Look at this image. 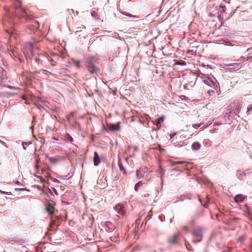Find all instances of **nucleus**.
Listing matches in <instances>:
<instances>
[{"instance_id":"f257e3e1","label":"nucleus","mask_w":252,"mask_h":252,"mask_svg":"<svg viewBox=\"0 0 252 252\" xmlns=\"http://www.w3.org/2000/svg\"><path fill=\"white\" fill-rule=\"evenodd\" d=\"M15 6V15L18 18L21 19V21L24 22L23 19L30 18L28 16V11L21 6V0H14Z\"/></svg>"},{"instance_id":"f03ea898","label":"nucleus","mask_w":252,"mask_h":252,"mask_svg":"<svg viewBox=\"0 0 252 252\" xmlns=\"http://www.w3.org/2000/svg\"><path fill=\"white\" fill-rule=\"evenodd\" d=\"M248 60V58H244L243 60L238 59V60H234V63L224 64L223 68L232 71H236L239 70L242 67V63Z\"/></svg>"},{"instance_id":"7ed1b4c3","label":"nucleus","mask_w":252,"mask_h":252,"mask_svg":"<svg viewBox=\"0 0 252 252\" xmlns=\"http://www.w3.org/2000/svg\"><path fill=\"white\" fill-rule=\"evenodd\" d=\"M203 81L204 84L214 89H217L218 88V83L214 77L211 78L206 77L203 79Z\"/></svg>"},{"instance_id":"20e7f679","label":"nucleus","mask_w":252,"mask_h":252,"mask_svg":"<svg viewBox=\"0 0 252 252\" xmlns=\"http://www.w3.org/2000/svg\"><path fill=\"white\" fill-rule=\"evenodd\" d=\"M46 157L49 159L50 162L53 164L60 163L67 158L66 156H57L53 157H51L46 155Z\"/></svg>"},{"instance_id":"39448f33","label":"nucleus","mask_w":252,"mask_h":252,"mask_svg":"<svg viewBox=\"0 0 252 252\" xmlns=\"http://www.w3.org/2000/svg\"><path fill=\"white\" fill-rule=\"evenodd\" d=\"M192 233L193 236L194 237H197V238L198 237H200V238L199 239H197V240L193 239V243H196L201 241V238L202 237V231H201V229L194 230L192 231Z\"/></svg>"},{"instance_id":"423d86ee","label":"nucleus","mask_w":252,"mask_h":252,"mask_svg":"<svg viewBox=\"0 0 252 252\" xmlns=\"http://www.w3.org/2000/svg\"><path fill=\"white\" fill-rule=\"evenodd\" d=\"M52 151L53 152H61L63 151V148L61 143L53 142L51 147Z\"/></svg>"},{"instance_id":"0eeeda50","label":"nucleus","mask_w":252,"mask_h":252,"mask_svg":"<svg viewBox=\"0 0 252 252\" xmlns=\"http://www.w3.org/2000/svg\"><path fill=\"white\" fill-rule=\"evenodd\" d=\"M222 41L224 42V44L226 46H229L233 47V51L234 52H236L238 51V49L239 48V46L238 45L236 44H232L231 43L230 41L228 39H222Z\"/></svg>"},{"instance_id":"6e6552de","label":"nucleus","mask_w":252,"mask_h":252,"mask_svg":"<svg viewBox=\"0 0 252 252\" xmlns=\"http://www.w3.org/2000/svg\"><path fill=\"white\" fill-rule=\"evenodd\" d=\"M114 209L120 216H122L124 215V207L122 205L120 204H117L115 206Z\"/></svg>"},{"instance_id":"1a4fd4ad","label":"nucleus","mask_w":252,"mask_h":252,"mask_svg":"<svg viewBox=\"0 0 252 252\" xmlns=\"http://www.w3.org/2000/svg\"><path fill=\"white\" fill-rule=\"evenodd\" d=\"M88 69L89 71L92 73L96 72L98 71V68L96 66L93 62L90 61V64H88Z\"/></svg>"},{"instance_id":"9d476101","label":"nucleus","mask_w":252,"mask_h":252,"mask_svg":"<svg viewBox=\"0 0 252 252\" xmlns=\"http://www.w3.org/2000/svg\"><path fill=\"white\" fill-rule=\"evenodd\" d=\"M94 166H97L100 163V159L99 156L96 152H94Z\"/></svg>"},{"instance_id":"9b49d317","label":"nucleus","mask_w":252,"mask_h":252,"mask_svg":"<svg viewBox=\"0 0 252 252\" xmlns=\"http://www.w3.org/2000/svg\"><path fill=\"white\" fill-rule=\"evenodd\" d=\"M46 210L50 215H53L54 214V207L53 204L49 203L47 206L46 207Z\"/></svg>"},{"instance_id":"f8f14e48","label":"nucleus","mask_w":252,"mask_h":252,"mask_svg":"<svg viewBox=\"0 0 252 252\" xmlns=\"http://www.w3.org/2000/svg\"><path fill=\"white\" fill-rule=\"evenodd\" d=\"M119 125H120L119 123H117L116 124H111L109 125V128L111 130L117 131V130H119L120 128Z\"/></svg>"},{"instance_id":"ddd939ff","label":"nucleus","mask_w":252,"mask_h":252,"mask_svg":"<svg viewBox=\"0 0 252 252\" xmlns=\"http://www.w3.org/2000/svg\"><path fill=\"white\" fill-rule=\"evenodd\" d=\"M64 141L65 142L72 143L73 139L70 134L65 133L64 135Z\"/></svg>"},{"instance_id":"4468645a","label":"nucleus","mask_w":252,"mask_h":252,"mask_svg":"<svg viewBox=\"0 0 252 252\" xmlns=\"http://www.w3.org/2000/svg\"><path fill=\"white\" fill-rule=\"evenodd\" d=\"M234 200L236 202H241L244 200V197L242 194H237L235 196Z\"/></svg>"},{"instance_id":"2eb2a0df","label":"nucleus","mask_w":252,"mask_h":252,"mask_svg":"<svg viewBox=\"0 0 252 252\" xmlns=\"http://www.w3.org/2000/svg\"><path fill=\"white\" fill-rule=\"evenodd\" d=\"M164 120V116H162L160 117L159 118H158L155 122V125H156L158 127L159 124L161 122H163Z\"/></svg>"},{"instance_id":"dca6fc26","label":"nucleus","mask_w":252,"mask_h":252,"mask_svg":"<svg viewBox=\"0 0 252 252\" xmlns=\"http://www.w3.org/2000/svg\"><path fill=\"white\" fill-rule=\"evenodd\" d=\"M200 148V144L198 142H194L191 145L193 150H198Z\"/></svg>"},{"instance_id":"f3484780","label":"nucleus","mask_w":252,"mask_h":252,"mask_svg":"<svg viewBox=\"0 0 252 252\" xmlns=\"http://www.w3.org/2000/svg\"><path fill=\"white\" fill-rule=\"evenodd\" d=\"M144 172L141 170H137L136 171V176L138 179H140L141 178L143 177Z\"/></svg>"},{"instance_id":"a211bd4d","label":"nucleus","mask_w":252,"mask_h":252,"mask_svg":"<svg viewBox=\"0 0 252 252\" xmlns=\"http://www.w3.org/2000/svg\"><path fill=\"white\" fill-rule=\"evenodd\" d=\"M178 236L177 235H174L173 236L172 238L169 239V242L170 244H174L177 242Z\"/></svg>"},{"instance_id":"6ab92c4d","label":"nucleus","mask_w":252,"mask_h":252,"mask_svg":"<svg viewBox=\"0 0 252 252\" xmlns=\"http://www.w3.org/2000/svg\"><path fill=\"white\" fill-rule=\"evenodd\" d=\"M72 63L74 64V65L77 67H79L80 66V62L78 61H76L74 59H71Z\"/></svg>"},{"instance_id":"aec40b11","label":"nucleus","mask_w":252,"mask_h":252,"mask_svg":"<svg viewBox=\"0 0 252 252\" xmlns=\"http://www.w3.org/2000/svg\"><path fill=\"white\" fill-rule=\"evenodd\" d=\"M142 182L140 181L138 182L136 184L134 187V189L136 191H137L139 188L142 185Z\"/></svg>"},{"instance_id":"412c9836","label":"nucleus","mask_w":252,"mask_h":252,"mask_svg":"<svg viewBox=\"0 0 252 252\" xmlns=\"http://www.w3.org/2000/svg\"><path fill=\"white\" fill-rule=\"evenodd\" d=\"M26 47L29 49L30 50H32L33 48V44L31 42L28 43L26 45Z\"/></svg>"},{"instance_id":"4be33fe9","label":"nucleus","mask_w":252,"mask_h":252,"mask_svg":"<svg viewBox=\"0 0 252 252\" xmlns=\"http://www.w3.org/2000/svg\"><path fill=\"white\" fill-rule=\"evenodd\" d=\"M184 162V161H174V162H173L171 164L172 166H175L176 165H177V164H183V163Z\"/></svg>"},{"instance_id":"5701e85b","label":"nucleus","mask_w":252,"mask_h":252,"mask_svg":"<svg viewBox=\"0 0 252 252\" xmlns=\"http://www.w3.org/2000/svg\"><path fill=\"white\" fill-rule=\"evenodd\" d=\"M4 87H6L8 89H12V90H17L18 89V88H17L14 86H12L10 85H4Z\"/></svg>"},{"instance_id":"b1692460","label":"nucleus","mask_w":252,"mask_h":252,"mask_svg":"<svg viewBox=\"0 0 252 252\" xmlns=\"http://www.w3.org/2000/svg\"><path fill=\"white\" fill-rule=\"evenodd\" d=\"M49 191L51 192H54L57 195L58 194V192L56 189L54 187H52L51 189H49Z\"/></svg>"},{"instance_id":"393cba45","label":"nucleus","mask_w":252,"mask_h":252,"mask_svg":"<svg viewBox=\"0 0 252 252\" xmlns=\"http://www.w3.org/2000/svg\"><path fill=\"white\" fill-rule=\"evenodd\" d=\"M71 177V176H69V174L65 176H63L61 177V179L63 180H67L69 179Z\"/></svg>"},{"instance_id":"a878e982","label":"nucleus","mask_w":252,"mask_h":252,"mask_svg":"<svg viewBox=\"0 0 252 252\" xmlns=\"http://www.w3.org/2000/svg\"><path fill=\"white\" fill-rule=\"evenodd\" d=\"M197 75L200 76L202 79H204L206 77L205 74L202 73L200 71L197 72Z\"/></svg>"},{"instance_id":"bb28decb","label":"nucleus","mask_w":252,"mask_h":252,"mask_svg":"<svg viewBox=\"0 0 252 252\" xmlns=\"http://www.w3.org/2000/svg\"><path fill=\"white\" fill-rule=\"evenodd\" d=\"M202 125L201 124H194L192 125V127H194L195 129L198 128L199 126H200Z\"/></svg>"},{"instance_id":"cd10ccee","label":"nucleus","mask_w":252,"mask_h":252,"mask_svg":"<svg viewBox=\"0 0 252 252\" xmlns=\"http://www.w3.org/2000/svg\"><path fill=\"white\" fill-rule=\"evenodd\" d=\"M247 210L249 215H252V209L248 207Z\"/></svg>"},{"instance_id":"c85d7f7f","label":"nucleus","mask_w":252,"mask_h":252,"mask_svg":"<svg viewBox=\"0 0 252 252\" xmlns=\"http://www.w3.org/2000/svg\"><path fill=\"white\" fill-rule=\"evenodd\" d=\"M29 143H30V142H22V144L23 149L24 150L26 149V147L25 146V145H29Z\"/></svg>"},{"instance_id":"c756f323","label":"nucleus","mask_w":252,"mask_h":252,"mask_svg":"<svg viewBox=\"0 0 252 252\" xmlns=\"http://www.w3.org/2000/svg\"><path fill=\"white\" fill-rule=\"evenodd\" d=\"M94 59V57H90L88 60H87V63L88 64H90V61H91V62H93V60Z\"/></svg>"},{"instance_id":"7c9ffc66","label":"nucleus","mask_w":252,"mask_h":252,"mask_svg":"<svg viewBox=\"0 0 252 252\" xmlns=\"http://www.w3.org/2000/svg\"><path fill=\"white\" fill-rule=\"evenodd\" d=\"M180 65H185V62L183 61H180L176 63Z\"/></svg>"},{"instance_id":"2f4dec72","label":"nucleus","mask_w":252,"mask_h":252,"mask_svg":"<svg viewBox=\"0 0 252 252\" xmlns=\"http://www.w3.org/2000/svg\"><path fill=\"white\" fill-rule=\"evenodd\" d=\"M111 224V223L110 222H109V221H107L106 222V226L109 229H110L111 228H110V225Z\"/></svg>"},{"instance_id":"473e14b6","label":"nucleus","mask_w":252,"mask_h":252,"mask_svg":"<svg viewBox=\"0 0 252 252\" xmlns=\"http://www.w3.org/2000/svg\"><path fill=\"white\" fill-rule=\"evenodd\" d=\"M208 93L209 95H212L215 94V92L213 90H209L208 91Z\"/></svg>"},{"instance_id":"72a5a7b5","label":"nucleus","mask_w":252,"mask_h":252,"mask_svg":"<svg viewBox=\"0 0 252 252\" xmlns=\"http://www.w3.org/2000/svg\"><path fill=\"white\" fill-rule=\"evenodd\" d=\"M0 143L6 148H8V146H7L6 144L4 141L0 140Z\"/></svg>"},{"instance_id":"f704fd0d","label":"nucleus","mask_w":252,"mask_h":252,"mask_svg":"<svg viewBox=\"0 0 252 252\" xmlns=\"http://www.w3.org/2000/svg\"><path fill=\"white\" fill-rule=\"evenodd\" d=\"M252 111V105L250 107L248 108L247 113L249 112Z\"/></svg>"},{"instance_id":"c9c22d12","label":"nucleus","mask_w":252,"mask_h":252,"mask_svg":"<svg viewBox=\"0 0 252 252\" xmlns=\"http://www.w3.org/2000/svg\"><path fill=\"white\" fill-rule=\"evenodd\" d=\"M183 229L184 230H185V231H187V232H188V231H189V229H188V227H187V226H184L183 227Z\"/></svg>"},{"instance_id":"e433bc0d","label":"nucleus","mask_w":252,"mask_h":252,"mask_svg":"<svg viewBox=\"0 0 252 252\" xmlns=\"http://www.w3.org/2000/svg\"><path fill=\"white\" fill-rule=\"evenodd\" d=\"M175 134H176L175 133L170 134V138L171 139L175 135Z\"/></svg>"},{"instance_id":"4c0bfd02","label":"nucleus","mask_w":252,"mask_h":252,"mask_svg":"<svg viewBox=\"0 0 252 252\" xmlns=\"http://www.w3.org/2000/svg\"><path fill=\"white\" fill-rule=\"evenodd\" d=\"M8 94L10 95H11V96H13V95H16L17 94L16 93H9Z\"/></svg>"},{"instance_id":"58836bf2","label":"nucleus","mask_w":252,"mask_h":252,"mask_svg":"<svg viewBox=\"0 0 252 252\" xmlns=\"http://www.w3.org/2000/svg\"><path fill=\"white\" fill-rule=\"evenodd\" d=\"M243 240H244V238L242 237L239 238V241H240L241 242H242L243 241Z\"/></svg>"},{"instance_id":"ea45409f","label":"nucleus","mask_w":252,"mask_h":252,"mask_svg":"<svg viewBox=\"0 0 252 252\" xmlns=\"http://www.w3.org/2000/svg\"><path fill=\"white\" fill-rule=\"evenodd\" d=\"M52 139L55 140H58V139L57 138L55 137H52Z\"/></svg>"},{"instance_id":"a19ab883","label":"nucleus","mask_w":252,"mask_h":252,"mask_svg":"<svg viewBox=\"0 0 252 252\" xmlns=\"http://www.w3.org/2000/svg\"><path fill=\"white\" fill-rule=\"evenodd\" d=\"M94 12H92L91 13V15H92V16H94Z\"/></svg>"},{"instance_id":"79ce46f5","label":"nucleus","mask_w":252,"mask_h":252,"mask_svg":"<svg viewBox=\"0 0 252 252\" xmlns=\"http://www.w3.org/2000/svg\"><path fill=\"white\" fill-rule=\"evenodd\" d=\"M43 193L44 194H45L46 196H48V194L46 193H45L44 191H43Z\"/></svg>"},{"instance_id":"37998d69","label":"nucleus","mask_w":252,"mask_h":252,"mask_svg":"<svg viewBox=\"0 0 252 252\" xmlns=\"http://www.w3.org/2000/svg\"><path fill=\"white\" fill-rule=\"evenodd\" d=\"M181 99H183V97H185V96H184V95H182V96H181Z\"/></svg>"},{"instance_id":"c03bdc74","label":"nucleus","mask_w":252,"mask_h":252,"mask_svg":"<svg viewBox=\"0 0 252 252\" xmlns=\"http://www.w3.org/2000/svg\"><path fill=\"white\" fill-rule=\"evenodd\" d=\"M181 99H183V97H185V96H184V95H182V96H181Z\"/></svg>"},{"instance_id":"a18cd8bd","label":"nucleus","mask_w":252,"mask_h":252,"mask_svg":"<svg viewBox=\"0 0 252 252\" xmlns=\"http://www.w3.org/2000/svg\"><path fill=\"white\" fill-rule=\"evenodd\" d=\"M148 118H150V116H147V118H146V119H148Z\"/></svg>"},{"instance_id":"49530a36","label":"nucleus","mask_w":252,"mask_h":252,"mask_svg":"<svg viewBox=\"0 0 252 252\" xmlns=\"http://www.w3.org/2000/svg\"><path fill=\"white\" fill-rule=\"evenodd\" d=\"M17 184H20V182H18V181H17Z\"/></svg>"},{"instance_id":"de8ad7c7","label":"nucleus","mask_w":252,"mask_h":252,"mask_svg":"<svg viewBox=\"0 0 252 252\" xmlns=\"http://www.w3.org/2000/svg\"><path fill=\"white\" fill-rule=\"evenodd\" d=\"M20 189L21 190H25V189Z\"/></svg>"},{"instance_id":"09e8293b","label":"nucleus","mask_w":252,"mask_h":252,"mask_svg":"<svg viewBox=\"0 0 252 252\" xmlns=\"http://www.w3.org/2000/svg\"><path fill=\"white\" fill-rule=\"evenodd\" d=\"M204 206H205V207H206V206H207V205H206V204H205Z\"/></svg>"}]
</instances>
